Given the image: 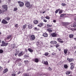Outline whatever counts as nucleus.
<instances>
[{"instance_id":"f257e3e1","label":"nucleus","mask_w":76,"mask_h":76,"mask_svg":"<svg viewBox=\"0 0 76 76\" xmlns=\"http://www.w3.org/2000/svg\"><path fill=\"white\" fill-rule=\"evenodd\" d=\"M2 7L3 8V10H0V14H1L3 13H4V12L7 10V7L6 5H2Z\"/></svg>"},{"instance_id":"f03ea898","label":"nucleus","mask_w":76,"mask_h":76,"mask_svg":"<svg viewBox=\"0 0 76 76\" xmlns=\"http://www.w3.org/2000/svg\"><path fill=\"white\" fill-rule=\"evenodd\" d=\"M25 6L26 7H29V9L32 7V5L30 4V2L26 1L25 3Z\"/></svg>"},{"instance_id":"7ed1b4c3","label":"nucleus","mask_w":76,"mask_h":76,"mask_svg":"<svg viewBox=\"0 0 76 76\" xmlns=\"http://www.w3.org/2000/svg\"><path fill=\"white\" fill-rule=\"evenodd\" d=\"M18 3L19 4V6L20 7H22L24 6V3L23 2H21L20 1H18Z\"/></svg>"},{"instance_id":"20e7f679","label":"nucleus","mask_w":76,"mask_h":76,"mask_svg":"<svg viewBox=\"0 0 76 76\" xmlns=\"http://www.w3.org/2000/svg\"><path fill=\"white\" fill-rule=\"evenodd\" d=\"M35 39V35H32L31 36L30 39L31 41H34Z\"/></svg>"},{"instance_id":"39448f33","label":"nucleus","mask_w":76,"mask_h":76,"mask_svg":"<svg viewBox=\"0 0 76 76\" xmlns=\"http://www.w3.org/2000/svg\"><path fill=\"white\" fill-rule=\"evenodd\" d=\"M1 23H3V24H7V23H8V22L5 20L3 19L1 21Z\"/></svg>"},{"instance_id":"423d86ee","label":"nucleus","mask_w":76,"mask_h":76,"mask_svg":"<svg viewBox=\"0 0 76 76\" xmlns=\"http://www.w3.org/2000/svg\"><path fill=\"white\" fill-rule=\"evenodd\" d=\"M44 26V23H40L38 25H37V26L41 28L42 26Z\"/></svg>"},{"instance_id":"0eeeda50","label":"nucleus","mask_w":76,"mask_h":76,"mask_svg":"<svg viewBox=\"0 0 76 76\" xmlns=\"http://www.w3.org/2000/svg\"><path fill=\"white\" fill-rule=\"evenodd\" d=\"M57 41H58V42H61V43H63V41L62 40V39H60V38L57 39Z\"/></svg>"},{"instance_id":"6e6552de","label":"nucleus","mask_w":76,"mask_h":76,"mask_svg":"<svg viewBox=\"0 0 76 76\" xmlns=\"http://www.w3.org/2000/svg\"><path fill=\"white\" fill-rule=\"evenodd\" d=\"M12 37V35H8L7 37L5 38V39L6 40V39H9L10 38H11Z\"/></svg>"},{"instance_id":"1a4fd4ad","label":"nucleus","mask_w":76,"mask_h":76,"mask_svg":"<svg viewBox=\"0 0 76 76\" xmlns=\"http://www.w3.org/2000/svg\"><path fill=\"white\" fill-rule=\"evenodd\" d=\"M24 54L23 53V51H21V52H20L19 54L18 55V56L19 57H20L22 56H23V55Z\"/></svg>"},{"instance_id":"9d476101","label":"nucleus","mask_w":76,"mask_h":76,"mask_svg":"<svg viewBox=\"0 0 76 76\" xmlns=\"http://www.w3.org/2000/svg\"><path fill=\"white\" fill-rule=\"evenodd\" d=\"M51 35L52 37H56L57 36V34L55 33H53L51 34Z\"/></svg>"},{"instance_id":"9b49d317","label":"nucleus","mask_w":76,"mask_h":76,"mask_svg":"<svg viewBox=\"0 0 76 76\" xmlns=\"http://www.w3.org/2000/svg\"><path fill=\"white\" fill-rule=\"evenodd\" d=\"M34 24H35L36 25H37L39 23V21L38 20H35L34 21Z\"/></svg>"},{"instance_id":"f8f14e48","label":"nucleus","mask_w":76,"mask_h":76,"mask_svg":"<svg viewBox=\"0 0 76 76\" xmlns=\"http://www.w3.org/2000/svg\"><path fill=\"white\" fill-rule=\"evenodd\" d=\"M67 60L69 61V62H72V61H74V59L73 58L70 59L69 58H67Z\"/></svg>"},{"instance_id":"ddd939ff","label":"nucleus","mask_w":76,"mask_h":76,"mask_svg":"<svg viewBox=\"0 0 76 76\" xmlns=\"http://www.w3.org/2000/svg\"><path fill=\"white\" fill-rule=\"evenodd\" d=\"M8 45V43H4L1 45V47H4V46H6V45Z\"/></svg>"},{"instance_id":"4468645a","label":"nucleus","mask_w":76,"mask_h":76,"mask_svg":"<svg viewBox=\"0 0 76 76\" xmlns=\"http://www.w3.org/2000/svg\"><path fill=\"white\" fill-rule=\"evenodd\" d=\"M42 36L44 37H47L48 36V34L46 33H45L43 34Z\"/></svg>"},{"instance_id":"2eb2a0df","label":"nucleus","mask_w":76,"mask_h":76,"mask_svg":"<svg viewBox=\"0 0 76 76\" xmlns=\"http://www.w3.org/2000/svg\"><path fill=\"white\" fill-rule=\"evenodd\" d=\"M28 27L29 29H32V24H30L28 25Z\"/></svg>"},{"instance_id":"dca6fc26","label":"nucleus","mask_w":76,"mask_h":76,"mask_svg":"<svg viewBox=\"0 0 76 76\" xmlns=\"http://www.w3.org/2000/svg\"><path fill=\"white\" fill-rule=\"evenodd\" d=\"M8 71V69L6 68L4 69V70L3 71V73H6Z\"/></svg>"},{"instance_id":"f3484780","label":"nucleus","mask_w":76,"mask_h":76,"mask_svg":"<svg viewBox=\"0 0 76 76\" xmlns=\"http://www.w3.org/2000/svg\"><path fill=\"white\" fill-rule=\"evenodd\" d=\"M67 51H68V49H64V52L65 54H67Z\"/></svg>"},{"instance_id":"a211bd4d","label":"nucleus","mask_w":76,"mask_h":76,"mask_svg":"<svg viewBox=\"0 0 76 76\" xmlns=\"http://www.w3.org/2000/svg\"><path fill=\"white\" fill-rule=\"evenodd\" d=\"M11 47L12 48H15L16 47V45H15V44L12 45H11Z\"/></svg>"},{"instance_id":"6ab92c4d","label":"nucleus","mask_w":76,"mask_h":76,"mask_svg":"<svg viewBox=\"0 0 76 76\" xmlns=\"http://www.w3.org/2000/svg\"><path fill=\"white\" fill-rule=\"evenodd\" d=\"M5 19L7 20H9L10 19V18L9 17H6L5 18Z\"/></svg>"},{"instance_id":"aec40b11","label":"nucleus","mask_w":76,"mask_h":76,"mask_svg":"<svg viewBox=\"0 0 76 76\" xmlns=\"http://www.w3.org/2000/svg\"><path fill=\"white\" fill-rule=\"evenodd\" d=\"M63 24L64 25H69V23L67 22H64L63 23Z\"/></svg>"},{"instance_id":"412c9836","label":"nucleus","mask_w":76,"mask_h":76,"mask_svg":"<svg viewBox=\"0 0 76 76\" xmlns=\"http://www.w3.org/2000/svg\"><path fill=\"white\" fill-rule=\"evenodd\" d=\"M28 50L30 52H31V53H32V52H33V50L32 49H31V48H29L28 49Z\"/></svg>"},{"instance_id":"4be33fe9","label":"nucleus","mask_w":76,"mask_h":76,"mask_svg":"<svg viewBox=\"0 0 76 76\" xmlns=\"http://www.w3.org/2000/svg\"><path fill=\"white\" fill-rule=\"evenodd\" d=\"M34 61L36 63H38L39 61V60L37 58H36L34 60Z\"/></svg>"},{"instance_id":"5701e85b","label":"nucleus","mask_w":76,"mask_h":76,"mask_svg":"<svg viewBox=\"0 0 76 76\" xmlns=\"http://www.w3.org/2000/svg\"><path fill=\"white\" fill-rule=\"evenodd\" d=\"M47 31L49 32H52L53 31V30H51L49 28L47 29Z\"/></svg>"},{"instance_id":"b1692460","label":"nucleus","mask_w":76,"mask_h":76,"mask_svg":"<svg viewBox=\"0 0 76 76\" xmlns=\"http://www.w3.org/2000/svg\"><path fill=\"white\" fill-rule=\"evenodd\" d=\"M44 61V64H46V65H48V61Z\"/></svg>"},{"instance_id":"393cba45","label":"nucleus","mask_w":76,"mask_h":76,"mask_svg":"<svg viewBox=\"0 0 76 76\" xmlns=\"http://www.w3.org/2000/svg\"><path fill=\"white\" fill-rule=\"evenodd\" d=\"M45 56H47L48 55H49V53L48 52H46L44 54Z\"/></svg>"},{"instance_id":"a878e982","label":"nucleus","mask_w":76,"mask_h":76,"mask_svg":"<svg viewBox=\"0 0 76 76\" xmlns=\"http://www.w3.org/2000/svg\"><path fill=\"white\" fill-rule=\"evenodd\" d=\"M13 10L14 12H16V11L18 10V8L17 7L14 8Z\"/></svg>"},{"instance_id":"bb28decb","label":"nucleus","mask_w":76,"mask_h":76,"mask_svg":"<svg viewBox=\"0 0 76 76\" xmlns=\"http://www.w3.org/2000/svg\"><path fill=\"white\" fill-rule=\"evenodd\" d=\"M19 51H17L16 52L15 54V56H17L18 54H19Z\"/></svg>"},{"instance_id":"cd10ccee","label":"nucleus","mask_w":76,"mask_h":76,"mask_svg":"<svg viewBox=\"0 0 76 76\" xmlns=\"http://www.w3.org/2000/svg\"><path fill=\"white\" fill-rule=\"evenodd\" d=\"M59 10H60V9L56 10L55 11V13H57L58 12V11H59Z\"/></svg>"},{"instance_id":"c85d7f7f","label":"nucleus","mask_w":76,"mask_h":76,"mask_svg":"<svg viewBox=\"0 0 76 76\" xmlns=\"http://www.w3.org/2000/svg\"><path fill=\"white\" fill-rule=\"evenodd\" d=\"M66 14H61L60 15V17H63L64 16H65Z\"/></svg>"},{"instance_id":"c756f323","label":"nucleus","mask_w":76,"mask_h":76,"mask_svg":"<svg viewBox=\"0 0 76 76\" xmlns=\"http://www.w3.org/2000/svg\"><path fill=\"white\" fill-rule=\"evenodd\" d=\"M35 31H38L39 30V28H37V27L34 28Z\"/></svg>"},{"instance_id":"7c9ffc66","label":"nucleus","mask_w":76,"mask_h":76,"mask_svg":"<svg viewBox=\"0 0 76 76\" xmlns=\"http://www.w3.org/2000/svg\"><path fill=\"white\" fill-rule=\"evenodd\" d=\"M76 27V22H75L74 23V24L73 25V27L75 28V27Z\"/></svg>"},{"instance_id":"2f4dec72","label":"nucleus","mask_w":76,"mask_h":76,"mask_svg":"<svg viewBox=\"0 0 76 76\" xmlns=\"http://www.w3.org/2000/svg\"><path fill=\"white\" fill-rule=\"evenodd\" d=\"M73 36H74V35L73 34H70L69 35V38H73Z\"/></svg>"},{"instance_id":"473e14b6","label":"nucleus","mask_w":76,"mask_h":76,"mask_svg":"<svg viewBox=\"0 0 76 76\" xmlns=\"http://www.w3.org/2000/svg\"><path fill=\"white\" fill-rule=\"evenodd\" d=\"M26 25H23V29H25V28H26Z\"/></svg>"},{"instance_id":"72a5a7b5","label":"nucleus","mask_w":76,"mask_h":76,"mask_svg":"<svg viewBox=\"0 0 76 76\" xmlns=\"http://www.w3.org/2000/svg\"><path fill=\"white\" fill-rule=\"evenodd\" d=\"M66 75H69V74H70V72L69 71H66Z\"/></svg>"},{"instance_id":"f704fd0d","label":"nucleus","mask_w":76,"mask_h":76,"mask_svg":"<svg viewBox=\"0 0 76 76\" xmlns=\"http://www.w3.org/2000/svg\"><path fill=\"white\" fill-rule=\"evenodd\" d=\"M60 11L59 12V14H61V13H62V12H63V10H60Z\"/></svg>"},{"instance_id":"c9c22d12","label":"nucleus","mask_w":76,"mask_h":76,"mask_svg":"<svg viewBox=\"0 0 76 76\" xmlns=\"http://www.w3.org/2000/svg\"><path fill=\"white\" fill-rule=\"evenodd\" d=\"M45 18L46 19H48L49 20L50 19V17L48 16H46L45 17Z\"/></svg>"},{"instance_id":"e433bc0d","label":"nucleus","mask_w":76,"mask_h":76,"mask_svg":"<svg viewBox=\"0 0 76 76\" xmlns=\"http://www.w3.org/2000/svg\"><path fill=\"white\" fill-rule=\"evenodd\" d=\"M47 26L48 28H49V27H52V25H50L49 24H47Z\"/></svg>"},{"instance_id":"4c0bfd02","label":"nucleus","mask_w":76,"mask_h":76,"mask_svg":"<svg viewBox=\"0 0 76 76\" xmlns=\"http://www.w3.org/2000/svg\"><path fill=\"white\" fill-rule=\"evenodd\" d=\"M3 53V50L1 49L0 50V53L1 54V53Z\"/></svg>"},{"instance_id":"58836bf2","label":"nucleus","mask_w":76,"mask_h":76,"mask_svg":"<svg viewBox=\"0 0 76 76\" xmlns=\"http://www.w3.org/2000/svg\"><path fill=\"white\" fill-rule=\"evenodd\" d=\"M56 48H58V47H60V45L57 44L56 45Z\"/></svg>"},{"instance_id":"ea45409f","label":"nucleus","mask_w":76,"mask_h":76,"mask_svg":"<svg viewBox=\"0 0 76 76\" xmlns=\"http://www.w3.org/2000/svg\"><path fill=\"white\" fill-rule=\"evenodd\" d=\"M43 21L44 22H47V20L46 19H44L43 20Z\"/></svg>"},{"instance_id":"a19ab883","label":"nucleus","mask_w":76,"mask_h":76,"mask_svg":"<svg viewBox=\"0 0 76 76\" xmlns=\"http://www.w3.org/2000/svg\"><path fill=\"white\" fill-rule=\"evenodd\" d=\"M74 68V66H71L70 68L72 70Z\"/></svg>"},{"instance_id":"79ce46f5","label":"nucleus","mask_w":76,"mask_h":76,"mask_svg":"<svg viewBox=\"0 0 76 76\" xmlns=\"http://www.w3.org/2000/svg\"><path fill=\"white\" fill-rule=\"evenodd\" d=\"M52 55H53V56H56V53H52Z\"/></svg>"},{"instance_id":"37998d69","label":"nucleus","mask_w":76,"mask_h":76,"mask_svg":"<svg viewBox=\"0 0 76 76\" xmlns=\"http://www.w3.org/2000/svg\"><path fill=\"white\" fill-rule=\"evenodd\" d=\"M64 68H66H66H67V65H64Z\"/></svg>"},{"instance_id":"c03bdc74","label":"nucleus","mask_w":76,"mask_h":76,"mask_svg":"<svg viewBox=\"0 0 76 76\" xmlns=\"http://www.w3.org/2000/svg\"><path fill=\"white\" fill-rule=\"evenodd\" d=\"M57 44V42L53 41V44Z\"/></svg>"},{"instance_id":"a18cd8bd","label":"nucleus","mask_w":76,"mask_h":76,"mask_svg":"<svg viewBox=\"0 0 76 76\" xmlns=\"http://www.w3.org/2000/svg\"><path fill=\"white\" fill-rule=\"evenodd\" d=\"M18 24H15V27H18Z\"/></svg>"},{"instance_id":"49530a36","label":"nucleus","mask_w":76,"mask_h":76,"mask_svg":"<svg viewBox=\"0 0 76 76\" xmlns=\"http://www.w3.org/2000/svg\"><path fill=\"white\" fill-rule=\"evenodd\" d=\"M70 64L71 66H73V63H71Z\"/></svg>"},{"instance_id":"de8ad7c7","label":"nucleus","mask_w":76,"mask_h":76,"mask_svg":"<svg viewBox=\"0 0 76 76\" xmlns=\"http://www.w3.org/2000/svg\"><path fill=\"white\" fill-rule=\"evenodd\" d=\"M54 41H52L50 42V43L52 44H54Z\"/></svg>"},{"instance_id":"09e8293b","label":"nucleus","mask_w":76,"mask_h":76,"mask_svg":"<svg viewBox=\"0 0 76 76\" xmlns=\"http://www.w3.org/2000/svg\"><path fill=\"white\" fill-rule=\"evenodd\" d=\"M16 76V74H12V76Z\"/></svg>"},{"instance_id":"8fccbe9b","label":"nucleus","mask_w":76,"mask_h":76,"mask_svg":"<svg viewBox=\"0 0 76 76\" xmlns=\"http://www.w3.org/2000/svg\"><path fill=\"white\" fill-rule=\"evenodd\" d=\"M61 5H62V6H63L66 5V4H63V3Z\"/></svg>"},{"instance_id":"3c124183","label":"nucleus","mask_w":76,"mask_h":76,"mask_svg":"<svg viewBox=\"0 0 76 76\" xmlns=\"http://www.w3.org/2000/svg\"><path fill=\"white\" fill-rule=\"evenodd\" d=\"M53 22H54V23H56V20H54L53 21Z\"/></svg>"},{"instance_id":"603ef678","label":"nucleus","mask_w":76,"mask_h":76,"mask_svg":"<svg viewBox=\"0 0 76 76\" xmlns=\"http://www.w3.org/2000/svg\"><path fill=\"white\" fill-rule=\"evenodd\" d=\"M2 70V68L0 66V71H1Z\"/></svg>"},{"instance_id":"864d4df0","label":"nucleus","mask_w":76,"mask_h":76,"mask_svg":"<svg viewBox=\"0 0 76 76\" xmlns=\"http://www.w3.org/2000/svg\"><path fill=\"white\" fill-rule=\"evenodd\" d=\"M48 69L49 70H50V71L51 70V68L50 67H49Z\"/></svg>"},{"instance_id":"5fc2aeb1","label":"nucleus","mask_w":76,"mask_h":76,"mask_svg":"<svg viewBox=\"0 0 76 76\" xmlns=\"http://www.w3.org/2000/svg\"><path fill=\"white\" fill-rule=\"evenodd\" d=\"M74 20H76V17H74Z\"/></svg>"},{"instance_id":"6e6d98bb","label":"nucleus","mask_w":76,"mask_h":76,"mask_svg":"<svg viewBox=\"0 0 76 76\" xmlns=\"http://www.w3.org/2000/svg\"><path fill=\"white\" fill-rule=\"evenodd\" d=\"M24 76H28V75L27 74H25L24 75Z\"/></svg>"},{"instance_id":"4d7b16f0","label":"nucleus","mask_w":76,"mask_h":76,"mask_svg":"<svg viewBox=\"0 0 76 76\" xmlns=\"http://www.w3.org/2000/svg\"><path fill=\"white\" fill-rule=\"evenodd\" d=\"M2 44H4V41H2Z\"/></svg>"},{"instance_id":"13d9d810","label":"nucleus","mask_w":76,"mask_h":76,"mask_svg":"<svg viewBox=\"0 0 76 76\" xmlns=\"http://www.w3.org/2000/svg\"><path fill=\"white\" fill-rule=\"evenodd\" d=\"M74 39L75 40V41H76V38H74Z\"/></svg>"},{"instance_id":"bf43d9fd","label":"nucleus","mask_w":76,"mask_h":76,"mask_svg":"<svg viewBox=\"0 0 76 76\" xmlns=\"http://www.w3.org/2000/svg\"><path fill=\"white\" fill-rule=\"evenodd\" d=\"M24 61L25 63L28 62V61Z\"/></svg>"},{"instance_id":"052dcab7","label":"nucleus","mask_w":76,"mask_h":76,"mask_svg":"<svg viewBox=\"0 0 76 76\" xmlns=\"http://www.w3.org/2000/svg\"><path fill=\"white\" fill-rule=\"evenodd\" d=\"M45 11H44L43 12V13H45Z\"/></svg>"},{"instance_id":"680f3d73","label":"nucleus","mask_w":76,"mask_h":76,"mask_svg":"<svg viewBox=\"0 0 76 76\" xmlns=\"http://www.w3.org/2000/svg\"><path fill=\"white\" fill-rule=\"evenodd\" d=\"M74 49H76V47H75L74 48Z\"/></svg>"},{"instance_id":"e2e57ef3","label":"nucleus","mask_w":76,"mask_h":76,"mask_svg":"<svg viewBox=\"0 0 76 76\" xmlns=\"http://www.w3.org/2000/svg\"><path fill=\"white\" fill-rule=\"evenodd\" d=\"M20 72H18V74H19L20 73Z\"/></svg>"},{"instance_id":"0e129e2a","label":"nucleus","mask_w":76,"mask_h":76,"mask_svg":"<svg viewBox=\"0 0 76 76\" xmlns=\"http://www.w3.org/2000/svg\"><path fill=\"white\" fill-rule=\"evenodd\" d=\"M59 51H60V50H61L60 49H58Z\"/></svg>"},{"instance_id":"69168bd1","label":"nucleus","mask_w":76,"mask_h":76,"mask_svg":"<svg viewBox=\"0 0 76 76\" xmlns=\"http://www.w3.org/2000/svg\"><path fill=\"white\" fill-rule=\"evenodd\" d=\"M37 42V43H38L39 44H39V42Z\"/></svg>"},{"instance_id":"338daca9","label":"nucleus","mask_w":76,"mask_h":76,"mask_svg":"<svg viewBox=\"0 0 76 76\" xmlns=\"http://www.w3.org/2000/svg\"><path fill=\"white\" fill-rule=\"evenodd\" d=\"M42 18H43V16H42V17H41V19H42Z\"/></svg>"},{"instance_id":"774afa93","label":"nucleus","mask_w":76,"mask_h":76,"mask_svg":"<svg viewBox=\"0 0 76 76\" xmlns=\"http://www.w3.org/2000/svg\"><path fill=\"white\" fill-rule=\"evenodd\" d=\"M68 76H72V75H68Z\"/></svg>"}]
</instances>
